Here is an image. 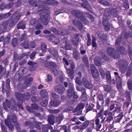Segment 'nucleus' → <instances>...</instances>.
I'll use <instances>...</instances> for the list:
<instances>
[{"instance_id":"nucleus-51","label":"nucleus","mask_w":132,"mask_h":132,"mask_svg":"<svg viewBox=\"0 0 132 132\" xmlns=\"http://www.w3.org/2000/svg\"><path fill=\"white\" fill-rule=\"evenodd\" d=\"M62 129H63L65 131V132H67V131L68 130L69 131H70V128H69L68 129H67V127L65 126H63L60 129V130H61Z\"/></svg>"},{"instance_id":"nucleus-32","label":"nucleus","mask_w":132,"mask_h":132,"mask_svg":"<svg viewBox=\"0 0 132 132\" xmlns=\"http://www.w3.org/2000/svg\"><path fill=\"white\" fill-rule=\"evenodd\" d=\"M71 41L74 45L76 46H78L79 40L77 37H76L75 38H73Z\"/></svg>"},{"instance_id":"nucleus-7","label":"nucleus","mask_w":132,"mask_h":132,"mask_svg":"<svg viewBox=\"0 0 132 132\" xmlns=\"http://www.w3.org/2000/svg\"><path fill=\"white\" fill-rule=\"evenodd\" d=\"M16 97L18 100L22 101L24 99H27L30 98V95L29 93H27L24 95H22L19 92L16 93L15 94Z\"/></svg>"},{"instance_id":"nucleus-26","label":"nucleus","mask_w":132,"mask_h":132,"mask_svg":"<svg viewBox=\"0 0 132 132\" xmlns=\"http://www.w3.org/2000/svg\"><path fill=\"white\" fill-rule=\"evenodd\" d=\"M54 116L53 115L49 116L48 118V121L51 125H53L54 123Z\"/></svg>"},{"instance_id":"nucleus-21","label":"nucleus","mask_w":132,"mask_h":132,"mask_svg":"<svg viewBox=\"0 0 132 132\" xmlns=\"http://www.w3.org/2000/svg\"><path fill=\"white\" fill-rule=\"evenodd\" d=\"M55 37L54 35H52L50 36L49 39L51 41L54 42L56 44H57L59 42V40L58 38H56L55 39Z\"/></svg>"},{"instance_id":"nucleus-53","label":"nucleus","mask_w":132,"mask_h":132,"mask_svg":"<svg viewBox=\"0 0 132 132\" xmlns=\"http://www.w3.org/2000/svg\"><path fill=\"white\" fill-rule=\"evenodd\" d=\"M17 40L16 38H14L12 40V44L14 46H15L17 45Z\"/></svg>"},{"instance_id":"nucleus-52","label":"nucleus","mask_w":132,"mask_h":132,"mask_svg":"<svg viewBox=\"0 0 132 132\" xmlns=\"http://www.w3.org/2000/svg\"><path fill=\"white\" fill-rule=\"evenodd\" d=\"M86 14L87 15V17H88V18L92 22H93L94 20V18L93 16L91 14L86 13Z\"/></svg>"},{"instance_id":"nucleus-27","label":"nucleus","mask_w":132,"mask_h":132,"mask_svg":"<svg viewBox=\"0 0 132 132\" xmlns=\"http://www.w3.org/2000/svg\"><path fill=\"white\" fill-rule=\"evenodd\" d=\"M25 24L24 22L22 21L19 22L17 25V27L18 29H24L25 28Z\"/></svg>"},{"instance_id":"nucleus-15","label":"nucleus","mask_w":132,"mask_h":132,"mask_svg":"<svg viewBox=\"0 0 132 132\" xmlns=\"http://www.w3.org/2000/svg\"><path fill=\"white\" fill-rule=\"evenodd\" d=\"M128 63L126 61L124 62L123 64L120 66V70L122 73H124L125 72Z\"/></svg>"},{"instance_id":"nucleus-24","label":"nucleus","mask_w":132,"mask_h":132,"mask_svg":"<svg viewBox=\"0 0 132 132\" xmlns=\"http://www.w3.org/2000/svg\"><path fill=\"white\" fill-rule=\"evenodd\" d=\"M55 65V63L52 62H48L44 64V66L46 68H49L51 67H54Z\"/></svg>"},{"instance_id":"nucleus-14","label":"nucleus","mask_w":132,"mask_h":132,"mask_svg":"<svg viewBox=\"0 0 132 132\" xmlns=\"http://www.w3.org/2000/svg\"><path fill=\"white\" fill-rule=\"evenodd\" d=\"M38 106L37 105L34 103L32 104L31 105V108L27 106V109L29 112H34V110H37Z\"/></svg>"},{"instance_id":"nucleus-61","label":"nucleus","mask_w":132,"mask_h":132,"mask_svg":"<svg viewBox=\"0 0 132 132\" xmlns=\"http://www.w3.org/2000/svg\"><path fill=\"white\" fill-rule=\"evenodd\" d=\"M52 72L53 73L55 76L57 75L58 72L57 70L55 69H54L52 70Z\"/></svg>"},{"instance_id":"nucleus-2","label":"nucleus","mask_w":132,"mask_h":132,"mask_svg":"<svg viewBox=\"0 0 132 132\" xmlns=\"http://www.w3.org/2000/svg\"><path fill=\"white\" fill-rule=\"evenodd\" d=\"M76 82L80 85H83L89 89H91L93 87V85L89 82L88 79L86 77L82 78V81L80 79L79 77H77L76 80Z\"/></svg>"},{"instance_id":"nucleus-44","label":"nucleus","mask_w":132,"mask_h":132,"mask_svg":"<svg viewBox=\"0 0 132 132\" xmlns=\"http://www.w3.org/2000/svg\"><path fill=\"white\" fill-rule=\"evenodd\" d=\"M98 2L100 3L107 6H109L110 5V3L109 2L107 1H104V0H99Z\"/></svg>"},{"instance_id":"nucleus-18","label":"nucleus","mask_w":132,"mask_h":132,"mask_svg":"<svg viewBox=\"0 0 132 132\" xmlns=\"http://www.w3.org/2000/svg\"><path fill=\"white\" fill-rule=\"evenodd\" d=\"M102 60L101 57H96L94 60V62L95 64L97 66H99L101 65L102 63Z\"/></svg>"},{"instance_id":"nucleus-6","label":"nucleus","mask_w":132,"mask_h":132,"mask_svg":"<svg viewBox=\"0 0 132 132\" xmlns=\"http://www.w3.org/2000/svg\"><path fill=\"white\" fill-rule=\"evenodd\" d=\"M21 14L18 11L16 12L11 16V19L12 22H11L9 24L10 27H12L14 25L16 22L19 19Z\"/></svg>"},{"instance_id":"nucleus-60","label":"nucleus","mask_w":132,"mask_h":132,"mask_svg":"<svg viewBox=\"0 0 132 132\" xmlns=\"http://www.w3.org/2000/svg\"><path fill=\"white\" fill-rule=\"evenodd\" d=\"M26 35L25 34H22L21 38L20 39V42H21L26 37Z\"/></svg>"},{"instance_id":"nucleus-33","label":"nucleus","mask_w":132,"mask_h":132,"mask_svg":"<svg viewBox=\"0 0 132 132\" xmlns=\"http://www.w3.org/2000/svg\"><path fill=\"white\" fill-rule=\"evenodd\" d=\"M11 15L10 12H9L6 14H0V19L4 18H6Z\"/></svg>"},{"instance_id":"nucleus-19","label":"nucleus","mask_w":132,"mask_h":132,"mask_svg":"<svg viewBox=\"0 0 132 132\" xmlns=\"http://www.w3.org/2000/svg\"><path fill=\"white\" fill-rule=\"evenodd\" d=\"M89 123V121L88 120H86L83 123L82 126L80 128V130H83L86 128L88 125Z\"/></svg>"},{"instance_id":"nucleus-59","label":"nucleus","mask_w":132,"mask_h":132,"mask_svg":"<svg viewBox=\"0 0 132 132\" xmlns=\"http://www.w3.org/2000/svg\"><path fill=\"white\" fill-rule=\"evenodd\" d=\"M65 44V46L64 47L65 49L67 50H70L71 49V47L70 45L68 44Z\"/></svg>"},{"instance_id":"nucleus-1","label":"nucleus","mask_w":132,"mask_h":132,"mask_svg":"<svg viewBox=\"0 0 132 132\" xmlns=\"http://www.w3.org/2000/svg\"><path fill=\"white\" fill-rule=\"evenodd\" d=\"M16 120L17 118L14 115H13L12 116H7V119L5 120V122L6 125L8 126L10 130H12L13 129V125L11 123H13L17 129H18V130L20 131V127Z\"/></svg>"},{"instance_id":"nucleus-48","label":"nucleus","mask_w":132,"mask_h":132,"mask_svg":"<svg viewBox=\"0 0 132 132\" xmlns=\"http://www.w3.org/2000/svg\"><path fill=\"white\" fill-rule=\"evenodd\" d=\"M61 111V110L60 109H57L54 110H51L49 111L50 113L54 114L59 113Z\"/></svg>"},{"instance_id":"nucleus-11","label":"nucleus","mask_w":132,"mask_h":132,"mask_svg":"<svg viewBox=\"0 0 132 132\" xmlns=\"http://www.w3.org/2000/svg\"><path fill=\"white\" fill-rule=\"evenodd\" d=\"M109 20L108 18L106 17L103 19V24L105 30L108 31L110 28L112 27V25L108 23V21Z\"/></svg>"},{"instance_id":"nucleus-39","label":"nucleus","mask_w":132,"mask_h":132,"mask_svg":"<svg viewBox=\"0 0 132 132\" xmlns=\"http://www.w3.org/2000/svg\"><path fill=\"white\" fill-rule=\"evenodd\" d=\"M46 3L49 5H57L58 4L57 2L52 0H48L46 2Z\"/></svg>"},{"instance_id":"nucleus-38","label":"nucleus","mask_w":132,"mask_h":132,"mask_svg":"<svg viewBox=\"0 0 132 132\" xmlns=\"http://www.w3.org/2000/svg\"><path fill=\"white\" fill-rule=\"evenodd\" d=\"M129 70L126 73L127 77H128L132 73V63L129 67Z\"/></svg>"},{"instance_id":"nucleus-34","label":"nucleus","mask_w":132,"mask_h":132,"mask_svg":"<svg viewBox=\"0 0 132 132\" xmlns=\"http://www.w3.org/2000/svg\"><path fill=\"white\" fill-rule=\"evenodd\" d=\"M117 9H112L110 11L111 15L113 16H116L117 13Z\"/></svg>"},{"instance_id":"nucleus-17","label":"nucleus","mask_w":132,"mask_h":132,"mask_svg":"<svg viewBox=\"0 0 132 132\" xmlns=\"http://www.w3.org/2000/svg\"><path fill=\"white\" fill-rule=\"evenodd\" d=\"M73 24L74 25L79 28L80 30H81L82 27V24L77 20H75L73 21Z\"/></svg>"},{"instance_id":"nucleus-54","label":"nucleus","mask_w":132,"mask_h":132,"mask_svg":"<svg viewBox=\"0 0 132 132\" xmlns=\"http://www.w3.org/2000/svg\"><path fill=\"white\" fill-rule=\"evenodd\" d=\"M96 39L95 38L93 37L92 45L93 47H96V44L95 43Z\"/></svg>"},{"instance_id":"nucleus-37","label":"nucleus","mask_w":132,"mask_h":132,"mask_svg":"<svg viewBox=\"0 0 132 132\" xmlns=\"http://www.w3.org/2000/svg\"><path fill=\"white\" fill-rule=\"evenodd\" d=\"M82 60L84 62L86 66L87 67H89V65L88 64V58L86 56H84L82 58Z\"/></svg>"},{"instance_id":"nucleus-64","label":"nucleus","mask_w":132,"mask_h":132,"mask_svg":"<svg viewBox=\"0 0 132 132\" xmlns=\"http://www.w3.org/2000/svg\"><path fill=\"white\" fill-rule=\"evenodd\" d=\"M51 94L52 97L56 99L59 97V96L55 93H52Z\"/></svg>"},{"instance_id":"nucleus-31","label":"nucleus","mask_w":132,"mask_h":132,"mask_svg":"<svg viewBox=\"0 0 132 132\" xmlns=\"http://www.w3.org/2000/svg\"><path fill=\"white\" fill-rule=\"evenodd\" d=\"M56 102L57 103L56 101L55 100H51L50 103L51 105L55 107L57 106L59 104L61 103L60 101H57L58 103V104L56 103Z\"/></svg>"},{"instance_id":"nucleus-55","label":"nucleus","mask_w":132,"mask_h":132,"mask_svg":"<svg viewBox=\"0 0 132 132\" xmlns=\"http://www.w3.org/2000/svg\"><path fill=\"white\" fill-rule=\"evenodd\" d=\"M37 22V20L35 18L32 19L30 21V23L32 25H34Z\"/></svg>"},{"instance_id":"nucleus-35","label":"nucleus","mask_w":132,"mask_h":132,"mask_svg":"<svg viewBox=\"0 0 132 132\" xmlns=\"http://www.w3.org/2000/svg\"><path fill=\"white\" fill-rule=\"evenodd\" d=\"M46 48V44L44 43H42L41 44V49L43 53H45V52Z\"/></svg>"},{"instance_id":"nucleus-30","label":"nucleus","mask_w":132,"mask_h":132,"mask_svg":"<svg viewBox=\"0 0 132 132\" xmlns=\"http://www.w3.org/2000/svg\"><path fill=\"white\" fill-rule=\"evenodd\" d=\"M40 94L42 96L45 97H47L48 95L47 92L44 89L41 90L40 92Z\"/></svg>"},{"instance_id":"nucleus-47","label":"nucleus","mask_w":132,"mask_h":132,"mask_svg":"<svg viewBox=\"0 0 132 132\" xmlns=\"http://www.w3.org/2000/svg\"><path fill=\"white\" fill-rule=\"evenodd\" d=\"M52 76L51 75H48L46 79H45L46 81L48 82L52 81Z\"/></svg>"},{"instance_id":"nucleus-49","label":"nucleus","mask_w":132,"mask_h":132,"mask_svg":"<svg viewBox=\"0 0 132 132\" xmlns=\"http://www.w3.org/2000/svg\"><path fill=\"white\" fill-rule=\"evenodd\" d=\"M112 113L110 111L108 110H106L104 112V114L105 116H107L108 115H112Z\"/></svg>"},{"instance_id":"nucleus-40","label":"nucleus","mask_w":132,"mask_h":132,"mask_svg":"<svg viewBox=\"0 0 132 132\" xmlns=\"http://www.w3.org/2000/svg\"><path fill=\"white\" fill-rule=\"evenodd\" d=\"M28 42L27 41H26L21 44V46L24 48H29Z\"/></svg>"},{"instance_id":"nucleus-3","label":"nucleus","mask_w":132,"mask_h":132,"mask_svg":"<svg viewBox=\"0 0 132 132\" xmlns=\"http://www.w3.org/2000/svg\"><path fill=\"white\" fill-rule=\"evenodd\" d=\"M3 107L4 109L7 110V107L9 109H11L12 110H15L16 111H18L16 109V105L15 104V102L13 99H12L8 101L7 100H5V103L3 104Z\"/></svg>"},{"instance_id":"nucleus-23","label":"nucleus","mask_w":132,"mask_h":132,"mask_svg":"<svg viewBox=\"0 0 132 132\" xmlns=\"http://www.w3.org/2000/svg\"><path fill=\"white\" fill-rule=\"evenodd\" d=\"M95 124L96 125V130L97 131L100 130V129L101 128V125L100 123V120L97 118L95 120Z\"/></svg>"},{"instance_id":"nucleus-16","label":"nucleus","mask_w":132,"mask_h":132,"mask_svg":"<svg viewBox=\"0 0 132 132\" xmlns=\"http://www.w3.org/2000/svg\"><path fill=\"white\" fill-rule=\"evenodd\" d=\"M28 63L30 65L29 67V69L30 71L33 70L36 67V63L35 62L30 61L28 62Z\"/></svg>"},{"instance_id":"nucleus-50","label":"nucleus","mask_w":132,"mask_h":132,"mask_svg":"<svg viewBox=\"0 0 132 132\" xmlns=\"http://www.w3.org/2000/svg\"><path fill=\"white\" fill-rule=\"evenodd\" d=\"M48 101L47 100H46L42 102L41 103V105L45 107L48 104Z\"/></svg>"},{"instance_id":"nucleus-43","label":"nucleus","mask_w":132,"mask_h":132,"mask_svg":"<svg viewBox=\"0 0 132 132\" xmlns=\"http://www.w3.org/2000/svg\"><path fill=\"white\" fill-rule=\"evenodd\" d=\"M128 89L132 90V81L130 80H129L127 83Z\"/></svg>"},{"instance_id":"nucleus-8","label":"nucleus","mask_w":132,"mask_h":132,"mask_svg":"<svg viewBox=\"0 0 132 132\" xmlns=\"http://www.w3.org/2000/svg\"><path fill=\"white\" fill-rule=\"evenodd\" d=\"M107 51L108 54L111 56L117 59L120 57V55L117 54V52H114V50L113 48L110 47H108L107 48Z\"/></svg>"},{"instance_id":"nucleus-58","label":"nucleus","mask_w":132,"mask_h":132,"mask_svg":"<svg viewBox=\"0 0 132 132\" xmlns=\"http://www.w3.org/2000/svg\"><path fill=\"white\" fill-rule=\"evenodd\" d=\"M27 69L24 67H22L20 69V70L21 71L22 73L24 74L27 71Z\"/></svg>"},{"instance_id":"nucleus-56","label":"nucleus","mask_w":132,"mask_h":132,"mask_svg":"<svg viewBox=\"0 0 132 132\" xmlns=\"http://www.w3.org/2000/svg\"><path fill=\"white\" fill-rule=\"evenodd\" d=\"M110 100L108 97L106 98L105 100V106H108L109 105V104L110 101Z\"/></svg>"},{"instance_id":"nucleus-22","label":"nucleus","mask_w":132,"mask_h":132,"mask_svg":"<svg viewBox=\"0 0 132 132\" xmlns=\"http://www.w3.org/2000/svg\"><path fill=\"white\" fill-rule=\"evenodd\" d=\"M33 79L31 78H27L26 80L25 81V82L24 84H26V85L25 86H24L23 85L22 86L23 88H26L28 87V85L29 84L31 83V82L32 81Z\"/></svg>"},{"instance_id":"nucleus-9","label":"nucleus","mask_w":132,"mask_h":132,"mask_svg":"<svg viewBox=\"0 0 132 132\" xmlns=\"http://www.w3.org/2000/svg\"><path fill=\"white\" fill-rule=\"evenodd\" d=\"M120 39H117L116 42V48L122 54H126L127 53V52L125 50V48L124 47H118L117 45H119L120 43Z\"/></svg>"},{"instance_id":"nucleus-29","label":"nucleus","mask_w":132,"mask_h":132,"mask_svg":"<svg viewBox=\"0 0 132 132\" xmlns=\"http://www.w3.org/2000/svg\"><path fill=\"white\" fill-rule=\"evenodd\" d=\"M48 51L54 56H56L57 55V51L54 48H52L50 50H49Z\"/></svg>"},{"instance_id":"nucleus-13","label":"nucleus","mask_w":132,"mask_h":132,"mask_svg":"<svg viewBox=\"0 0 132 132\" xmlns=\"http://www.w3.org/2000/svg\"><path fill=\"white\" fill-rule=\"evenodd\" d=\"M54 89L56 92L59 93H63L65 90L64 87L61 85L56 86L54 88Z\"/></svg>"},{"instance_id":"nucleus-41","label":"nucleus","mask_w":132,"mask_h":132,"mask_svg":"<svg viewBox=\"0 0 132 132\" xmlns=\"http://www.w3.org/2000/svg\"><path fill=\"white\" fill-rule=\"evenodd\" d=\"M10 83V80L9 79L7 78L6 80V88L7 89V91H6V94L8 93V91L10 90V86L9 83Z\"/></svg>"},{"instance_id":"nucleus-28","label":"nucleus","mask_w":132,"mask_h":132,"mask_svg":"<svg viewBox=\"0 0 132 132\" xmlns=\"http://www.w3.org/2000/svg\"><path fill=\"white\" fill-rule=\"evenodd\" d=\"M107 80L108 82L110 83L111 81V77L110 73L109 71H107L106 72Z\"/></svg>"},{"instance_id":"nucleus-12","label":"nucleus","mask_w":132,"mask_h":132,"mask_svg":"<svg viewBox=\"0 0 132 132\" xmlns=\"http://www.w3.org/2000/svg\"><path fill=\"white\" fill-rule=\"evenodd\" d=\"M84 105L83 104H79L77 107L73 110V112H77L76 114L77 115H80L82 114V110L84 108Z\"/></svg>"},{"instance_id":"nucleus-45","label":"nucleus","mask_w":132,"mask_h":132,"mask_svg":"<svg viewBox=\"0 0 132 132\" xmlns=\"http://www.w3.org/2000/svg\"><path fill=\"white\" fill-rule=\"evenodd\" d=\"M81 98L82 100L83 101L87 99L86 94L85 93V91L84 90L82 92V94L81 96Z\"/></svg>"},{"instance_id":"nucleus-20","label":"nucleus","mask_w":132,"mask_h":132,"mask_svg":"<svg viewBox=\"0 0 132 132\" xmlns=\"http://www.w3.org/2000/svg\"><path fill=\"white\" fill-rule=\"evenodd\" d=\"M66 70L69 77L71 79H73L74 77V71L68 69H67Z\"/></svg>"},{"instance_id":"nucleus-4","label":"nucleus","mask_w":132,"mask_h":132,"mask_svg":"<svg viewBox=\"0 0 132 132\" xmlns=\"http://www.w3.org/2000/svg\"><path fill=\"white\" fill-rule=\"evenodd\" d=\"M43 12L45 14L44 15L41 14L40 18L38 20V23L39 24L43 23L44 24L47 25L48 24V22H45V21H48L50 20L49 13L47 12L46 10Z\"/></svg>"},{"instance_id":"nucleus-63","label":"nucleus","mask_w":132,"mask_h":132,"mask_svg":"<svg viewBox=\"0 0 132 132\" xmlns=\"http://www.w3.org/2000/svg\"><path fill=\"white\" fill-rule=\"evenodd\" d=\"M36 53L35 52H34L32 53L30 56V58L31 60H33L35 57Z\"/></svg>"},{"instance_id":"nucleus-25","label":"nucleus","mask_w":132,"mask_h":132,"mask_svg":"<svg viewBox=\"0 0 132 132\" xmlns=\"http://www.w3.org/2000/svg\"><path fill=\"white\" fill-rule=\"evenodd\" d=\"M117 86L118 89H120L121 88V78L118 77L117 78Z\"/></svg>"},{"instance_id":"nucleus-62","label":"nucleus","mask_w":132,"mask_h":132,"mask_svg":"<svg viewBox=\"0 0 132 132\" xmlns=\"http://www.w3.org/2000/svg\"><path fill=\"white\" fill-rule=\"evenodd\" d=\"M114 112H117L118 113H119L121 111L120 108L119 107L116 108L114 110Z\"/></svg>"},{"instance_id":"nucleus-42","label":"nucleus","mask_w":132,"mask_h":132,"mask_svg":"<svg viewBox=\"0 0 132 132\" xmlns=\"http://www.w3.org/2000/svg\"><path fill=\"white\" fill-rule=\"evenodd\" d=\"M38 7L39 8H42L44 9L45 10H46L47 9L45 8L44 7V5L43 4V2L42 1H39L38 2Z\"/></svg>"},{"instance_id":"nucleus-5","label":"nucleus","mask_w":132,"mask_h":132,"mask_svg":"<svg viewBox=\"0 0 132 132\" xmlns=\"http://www.w3.org/2000/svg\"><path fill=\"white\" fill-rule=\"evenodd\" d=\"M71 13L73 15L77 17V18L80 19L83 23L87 24L88 23V21L85 18L82 16L81 12L80 11L76 10H72Z\"/></svg>"},{"instance_id":"nucleus-46","label":"nucleus","mask_w":132,"mask_h":132,"mask_svg":"<svg viewBox=\"0 0 132 132\" xmlns=\"http://www.w3.org/2000/svg\"><path fill=\"white\" fill-rule=\"evenodd\" d=\"M104 88V90L107 92H110L111 89V87L109 85H105Z\"/></svg>"},{"instance_id":"nucleus-10","label":"nucleus","mask_w":132,"mask_h":132,"mask_svg":"<svg viewBox=\"0 0 132 132\" xmlns=\"http://www.w3.org/2000/svg\"><path fill=\"white\" fill-rule=\"evenodd\" d=\"M90 68L93 76L94 78H97L99 75L98 70L95 68V65L93 64L90 65Z\"/></svg>"},{"instance_id":"nucleus-36","label":"nucleus","mask_w":132,"mask_h":132,"mask_svg":"<svg viewBox=\"0 0 132 132\" xmlns=\"http://www.w3.org/2000/svg\"><path fill=\"white\" fill-rule=\"evenodd\" d=\"M74 92V90H71L70 89H69L68 90V96L69 98H70L71 97Z\"/></svg>"},{"instance_id":"nucleus-57","label":"nucleus","mask_w":132,"mask_h":132,"mask_svg":"<svg viewBox=\"0 0 132 132\" xmlns=\"http://www.w3.org/2000/svg\"><path fill=\"white\" fill-rule=\"evenodd\" d=\"M29 44L31 47L32 48H35L36 46V44L34 41L31 42Z\"/></svg>"}]
</instances>
